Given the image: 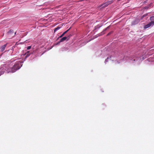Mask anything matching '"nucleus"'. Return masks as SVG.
<instances>
[{"label":"nucleus","instance_id":"nucleus-1","mask_svg":"<svg viewBox=\"0 0 154 154\" xmlns=\"http://www.w3.org/2000/svg\"><path fill=\"white\" fill-rule=\"evenodd\" d=\"M22 65L21 64L17 63L14 65L12 68H9L6 70L7 73L14 72L16 70L19 69Z\"/></svg>","mask_w":154,"mask_h":154},{"label":"nucleus","instance_id":"nucleus-9","mask_svg":"<svg viewBox=\"0 0 154 154\" xmlns=\"http://www.w3.org/2000/svg\"><path fill=\"white\" fill-rule=\"evenodd\" d=\"M7 45V44H5L1 47V50L2 51H3L5 50Z\"/></svg>","mask_w":154,"mask_h":154},{"label":"nucleus","instance_id":"nucleus-15","mask_svg":"<svg viewBox=\"0 0 154 154\" xmlns=\"http://www.w3.org/2000/svg\"><path fill=\"white\" fill-rule=\"evenodd\" d=\"M30 51H27V52L26 53V54H31L32 53H29Z\"/></svg>","mask_w":154,"mask_h":154},{"label":"nucleus","instance_id":"nucleus-4","mask_svg":"<svg viewBox=\"0 0 154 154\" xmlns=\"http://www.w3.org/2000/svg\"><path fill=\"white\" fill-rule=\"evenodd\" d=\"M154 22H150L148 24L145 25L144 28V29H146L152 26H153L154 25Z\"/></svg>","mask_w":154,"mask_h":154},{"label":"nucleus","instance_id":"nucleus-11","mask_svg":"<svg viewBox=\"0 0 154 154\" xmlns=\"http://www.w3.org/2000/svg\"><path fill=\"white\" fill-rule=\"evenodd\" d=\"M111 57H112V56H109V57H108L106 59V60H105V62H107V61H107V59H109V58H111Z\"/></svg>","mask_w":154,"mask_h":154},{"label":"nucleus","instance_id":"nucleus-17","mask_svg":"<svg viewBox=\"0 0 154 154\" xmlns=\"http://www.w3.org/2000/svg\"><path fill=\"white\" fill-rule=\"evenodd\" d=\"M16 32H15L14 33V35H13V36H15V35H16Z\"/></svg>","mask_w":154,"mask_h":154},{"label":"nucleus","instance_id":"nucleus-18","mask_svg":"<svg viewBox=\"0 0 154 154\" xmlns=\"http://www.w3.org/2000/svg\"><path fill=\"white\" fill-rule=\"evenodd\" d=\"M4 73V71H3V72H2L0 74V75H1V74H2Z\"/></svg>","mask_w":154,"mask_h":154},{"label":"nucleus","instance_id":"nucleus-13","mask_svg":"<svg viewBox=\"0 0 154 154\" xmlns=\"http://www.w3.org/2000/svg\"><path fill=\"white\" fill-rule=\"evenodd\" d=\"M26 54V58L29 56L30 54Z\"/></svg>","mask_w":154,"mask_h":154},{"label":"nucleus","instance_id":"nucleus-10","mask_svg":"<svg viewBox=\"0 0 154 154\" xmlns=\"http://www.w3.org/2000/svg\"><path fill=\"white\" fill-rule=\"evenodd\" d=\"M150 20L151 21V22H154V16L150 17Z\"/></svg>","mask_w":154,"mask_h":154},{"label":"nucleus","instance_id":"nucleus-5","mask_svg":"<svg viewBox=\"0 0 154 154\" xmlns=\"http://www.w3.org/2000/svg\"><path fill=\"white\" fill-rule=\"evenodd\" d=\"M14 31L13 30L11 29L7 33V35L9 36L13 35H14Z\"/></svg>","mask_w":154,"mask_h":154},{"label":"nucleus","instance_id":"nucleus-3","mask_svg":"<svg viewBox=\"0 0 154 154\" xmlns=\"http://www.w3.org/2000/svg\"><path fill=\"white\" fill-rule=\"evenodd\" d=\"M71 36L72 35L70 34L69 35H68L67 37L65 36L63 37L60 39L59 42H63V41L65 40L66 39H67V41H68L69 39L71 37Z\"/></svg>","mask_w":154,"mask_h":154},{"label":"nucleus","instance_id":"nucleus-14","mask_svg":"<svg viewBox=\"0 0 154 154\" xmlns=\"http://www.w3.org/2000/svg\"><path fill=\"white\" fill-rule=\"evenodd\" d=\"M146 15H143V16L141 17V20H142V18H143V17H146Z\"/></svg>","mask_w":154,"mask_h":154},{"label":"nucleus","instance_id":"nucleus-8","mask_svg":"<svg viewBox=\"0 0 154 154\" xmlns=\"http://www.w3.org/2000/svg\"><path fill=\"white\" fill-rule=\"evenodd\" d=\"M70 28L68 29L67 30L64 32L59 37V38L62 37L66 32H67L70 29Z\"/></svg>","mask_w":154,"mask_h":154},{"label":"nucleus","instance_id":"nucleus-16","mask_svg":"<svg viewBox=\"0 0 154 154\" xmlns=\"http://www.w3.org/2000/svg\"><path fill=\"white\" fill-rule=\"evenodd\" d=\"M111 33V32H109V33H108L107 35H110V34Z\"/></svg>","mask_w":154,"mask_h":154},{"label":"nucleus","instance_id":"nucleus-19","mask_svg":"<svg viewBox=\"0 0 154 154\" xmlns=\"http://www.w3.org/2000/svg\"><path fill=\"white\" fill-rule=\"evenodd\" d=\"M108 27H107L106 28V29H105V30H106V29L108 28Z\"/></svg>","mask_w":154,"mask_h":154},{"label":"nucleus","instance_id":"nucleus-6","mask_svg":"<svg viewBox=\"0 0 154 154\" xmlns=\"http://www.w3.org/2000/svg\"><path fill=\"white\" fill-rule=\"evenodd\" d=\"M63 24L62 23L61 25H59L57 27L55 28L54 30V32H55L57 30L60 29L63 26Z\"/></svg>","mask_w":154,"mask_h":154},{"label":"nucleus","instance_id":"nucleus-12","mask_svg":"<svg viewBox=\"0 0 154 154\" xmlns=\"http://www.w3.org/2000/svg\"><path fill=\"white\" fill-rule=\"evenodd\" d=\"M31 46H28L27 47V50H29L30 49H31Z\"/></svg>","mask_w":154,"mask_h":154},{"label":"nucleus","instance_id":"nucleus-7","mask_svg":"<svg viewBox=\"0 0 154 154\" xmlns=\"http://www.w3.org/2000/svg\"><path fill=\"white\" fill-rule=\"evenodd\" d=\"M139 21L137 20H135L134 21H132L131 23V25H134L137 24L138 23Z\"/></svg>","mask_w":154,"mask_h":154},{"label":"nucleus","instance_id":"nucleus-2","mask_svg":"<svg viewBox=\"0 0 154 154\" xmlns=\"http://www.w3.org/2000/svg\"><path fill=\"white\" fill-rule=\"evenodd\" d=\"M113 2L112 1H108L103 4H102L101 5H100L99 7H100L102 6V8H104L107 6L108 5L112 3Z\"/></svg>","mask_w":154,"mask_h":154}]
</instances>
